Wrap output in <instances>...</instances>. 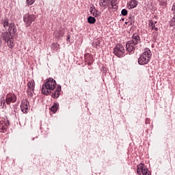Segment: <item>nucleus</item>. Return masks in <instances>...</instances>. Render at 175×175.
<instances>
[{"label":"nucleus","instance_id":"nucleus-1","mask_svg":"<svg viewBox=\"0 0 175 175\" xmlns=\"http://www.w3.org/2000/svg\"><path fill=\"white\" fill-rule=\"evenodd\" d=\"M55 87H57V82L53 78H49L46 80L44 85L42 87V94L44 95H50L51 92L55 90Z\"/></svg>","mask_w":175,"mask_h":175},{"label":"nucleus","instance_id":"nucleus-2","mask_svg":"<svg viewBox=\"0 0 175 175\" xmlns=\"http://www.w3.org/2000/svg\"><path fill=\"white\" fill-rule=\"evenodd\" d=\"M152 55L151 51L148 48L145 49L144 52L140 55L138 59L139 65H147L150 62Z\"/></svg>","mask_w":175,"mask_h":175},{"label":"nucleus","instance_id":"nucleus-3","mask_svg":"<svg viewBox=\"0 0 175 175\" xmlns=\"http://www.w3.org/2000/svg\"><path fill=\"white\" fill-rule=\"evenodd\" d=\"M1 24L3 25V28L5 29V31H8L12 33L17 32V29H16V25H14V23H9V19L6 18L2 19Z\"/></svg>","mask_w":175,"mask_h":175},{"label":"nucleus","instance_id":"nucleus-4","mask_svg":"<svg viewBox=\"0 0 175 175\" xmlns=\"http://www.w3.org/2000/svg\"><path fill=\"white\" fill-rule=\"evenodd\" d=\"M1 32V38L4 42H6V43L8 44V46L12 49L13 47V45H12V40L10 39H13V36L15 33H13L12 31H5V30H2Z\"/></svg>","mask_w":175,"mask_h":175},{"label":"nucleus","instance_id":"nucleus-5","mask_svg":"<svg viewBox=\"0 0 175 175\" xmlns=\"http://www.w3.org/2000/svg\"><path fill=\"white\" fill-rule=\"evenodd\" d=\"M117 5V0H100V6L102 8H113L116 9V6Z\"/></svg>","mask_w":175,"mask_h":175},{"label":"nucleus","instance_id":"nucleus-6","mask_svg":"<svg viewBox=\"0 0 175 175\" xmlns=\"http://www.w3.org/2000/svg\"><path fill=\"white\" fill-rule=\"evenodd\" d=\"M113 53L119 58H122V57L125 56V49H124L122 44H118L113 49Z\"/></svg>","mask_w":175,"mask_h":175},{"label":"nucleus","instance_id":"nucleus-7","mask_svg":"<svg viewBox=\"0 0 175 175\" xmlns=\"http://www.w3.org/2000/svg\"><path fill=\"white\" fill-rule=\"evenodd\" d=\"M36 20V16L31 14H26L23 16V21L26 27H30L31 24Z\"/></svg>","mask_w":175,"mask_h":175},{"label":"nucleus","instance_id":"nucleus-8","mask_svg":"<svg viewBox=\"0 0 175 175\" xmlns=\"http://www.w3.org/2000/svg\"><path fill=\"white\" fill-rule=\"evenodd\" d=\"M137 172L139 175H151L150 170L143 163H139L137 165Z\"/></svg>","mask_w":175,"mask_h":175},{"label":"nucleus","instance_id":"nucleus-9","mask_svg":"<svg viewBox=\"0 0 175 175\" xmlns=\"http://www.w3.org/2000/svg\"><path fill=\"white\" fill-rule=\"evenodd\" d=\"M9 128V120L3 118H0V132L1 133H5Z\"/></svg>","mask_w":175,"mask_h":175},{"label":"nucleus","instance_id":"nucleus-10","mask_svg":"<svg viewBox=\"0 0 175 175\" xmlns=\"http://www.w3.org/2000/svg\"><path fill=\"white\" fill-rule=\"evenodd\" d=\"M29 107V101L23 100L21 105V110L25 113H28V108Z\"/></svg>","mask_w":175,"mask_h":175},{"label":"nucleus","instance_id":"nucleus-11","mask_svg":"<svg viewBox=\"0 0 175 175\" xmlns=\"http://www.w3.org/2000/svg\"><path fill=\"white\" fill-rule=\"evenodd\" d=\"M136 49V44L131 41H128L126 44V49L128 53H133Z\"/></svg>","mask_w":175,"mask_h":175},{"label":"nucleus","instance_id":"nucleus-12","mask_svg":"<svg viewBox=\"0 0 175 175\" xmlns=\"http://www.w3.org/2000/svg\"><path fill=\"white\" fill-rule=\"evenodd\" d=\"M17 100V97L14 94L7 95L5 102L7 105H10V103H14Z\"/></svg>","mask_w":175,"mask_h":175},{"label":"nucleus","instance_id":"nucleus-13","mask_svg":"<svg viewBox=\"0 0 175 175\" xmlns=\"http://www.w3.org/2000/svg\"><path fill=\"white\" fill-rule=\"evenodd\" d=\"M130 41L135 45L139 44V43H141L142 42L140 40V36H139L137 33H134L132 36V40Z\"/></svg>","mask_w":175,"mask_h":175},{"label":"nucleus","instance_id":"nucleus-14","mask_svg":"<svg viewBox=\"0 0 175 175\" xmlns=\"http://www.w3.org/2000/svg\"><path fill=\"white\" fill-rule=\"evenodd\" d=\"M155 24H157V21H155L154 23V21H149V27L150 28V29L152 30H155L156 31L153 32L154 37L157 36L158 35V27H155Z\"/></svg>","mask_w":175,"mask_h":175},{"label":"nucleus","instance_id":"nucleus-15","mask_svg":"<svg viewBox=\"0 0 175 175\" xmlns=\"http://www.w3.org/2000/svg\"><path fill=\"white\" fill-rule=\"evenodd\" d=\"M59 95H61V85H58L54 92L52 94L51 96L54 99H57V98H59Z\"/></svg>","mask_w":175,"mask_h":175},{"label":"nucleus","instance_id":"nucleus-16","mask_svg":"<svg viewBox=\"0 0 175 175\" xmlns=\"http://www.w3.org/2000/svg\"><path fill=\"white\" fill-rule=\"evenodd\" d=\"M53 35L56 39H61V38L64 36V33L61 30H56L55 31Z\"/></svg>","mask_w":175,"mask_h":175},{"label":"nucleus","instance_id":"nucleus-17","mask_svg":"<svg viewBox=\"0 0 175 175\" xmlns=\"http://www.w3.org/2000/svg\"><path fill=\"white\" fill-rule=\"evenodd\" d=\"M90 12L91 14H92V16H94V17H99V12H98V10H96V9H95L94 8L91 7L90 8Z\"/></svg>","mask_w":175,"mask_h":175},{"label":"nucleus","instance_id":"nucleus-18","mask_svg":"<svg viewBox=\"0 0 175 175\" xmlns=\"http://www.w3.org/2000/svg\"><path fill=\"white\" fill-rule=\"evenodd\" d=\"M27 90H35V81L33 80L30 81L27 84Z\"/></svg>","mask_w":175,"mask_h":175},{"label":"nucleus","instance_id":"nucleus-19","mask_svg":"<svg viewBox=\"0 0 175 175\" xmlns=\"http://www.w3.org/2000/svg\"><path fill=\"white\" fill-rule=\"evenodd\" d=\"M129 6L131 9H135L136 6H137V1L136 0H131V2L129 3Z\"/></svg>","mask_w":175,"mask_h":175},{"label":"nucleus","instance_id":"nucleus-20","mask_svg":"<svg viewBox=\"0 0 175 175\" xmlns=\"http://www.w3.org/2000/svg\"><path fill=\"white\" fill-rule=\"evenodd\" d=\"M88 23L89 24H95V23H96V19L94 17L89 16L88 18Z\"/></svg>","mask_w":175,"mask_h":175},{"label":"nucleus","instance_id":"nucleus-21","mask_svg":"<svg viewBox=\"0 0 175 175\" xmlns=\"http://www.w3.org/2000/svg\"><path fill=\"white\" fill-rule=\"evenodd\" d=\"M92 46L94 48L98 49V47H99V46H100V41H99L98 40H96V41H94L92 42Z\"/></svg>","mask_w":175,"mask_h":175},{"label":"nucleus","instance_id":"nucleus-22","mask_svg":"<svg viewBox=\"0 0 175 175\" xmlns=\"http://www.w3.org/2000/svg\"><path fill=\"white\" fill-rule=\"evenodd\" d=\"M5 105H6V100H5V98H3V97L0 98L1 107H5Z\"/></svg>","mask_w":175,"mask_h":175},{"label":"nucleus","instance_id":"nucleus-23","mask_svg":"<svg viewBox=\"0 0 175 175\" xmlns=\"http://www.w3.org/2000/svg\"><path fill=\"white\" fill-rule=\"evenodd\" d=\"M57 110H58V105L57 103H55L51 108V111H53V113H57Z\"/></svg>","mask_w":175,"mask_h":175},{"label":"nucleus","instance_id":"nucleus-24","mask_svg":"<svg viewBox=\"0 0 175 175\" xmlns=\"http://www.w3.org/2000/svg\"><path fill=\"white\" fill-rule=\"evenodd\" d=\"M53 50H58L59 49V44L58 43H53L51 46Z\"/></svg>","mask_w":175,"mask_h":175},{"label":"nucleus","instance_id":"nucleus-25","mask_svg":"<svg viewBox=\"0 0 175 175\" xmlns=\"http://www.w3.org/2000/svg\"><path fill=\"white\" fill-rule=\"evenodd\" d=\"M27 95L29 96V98H32L33 96V90L32 89H27Z\"/></svg>","mask_w":175,"mask_h":175},{"label":"nucleus","instance_id":"nucleus-26","mask_svg":"<svg viewBox=\"0 0 175 175\" xmlns=\"http://www.w3.org/2000/svg\"><path fill=\"white\" fill-rule=\"evenodd\" d=\"M129 25H132L134 24L135 23V18H133V16H130L129 17Z\"/></svg>","mask_w":175,"mask_h":175},{"label":"nucleus","instance_id":"nucleus-27","mask_svg":"<svg viewBox=\"0 0 175 175\" xmlns=\"http://www.w3.org/2000/svg\"><path fill=\"white\" fill-rule=\"evenodd\" d=\"M27 1V3L29 5H33V3H35V0H26Z\"/></svg>","mask_w":175,"mask_h":175},{"label":"nucleus","instance_id":"nucleus-28","mask_svg":"<svg viewBox=\"0 0 175 175\" xmlns=\"http://www.w3.org/2000/svg\"><path fill=\"white\" fill-rule=\"evenodd\" d=\"M122 16H126L128 14V11L125 9L122 10L121 11Z\"/></svg>","mask_w":175,"mask_h":175},{"label":"nucleus","instance_id":"nucleus-29","mask_svg":"<svg viewBox=\"0 0 175 175\" xmlns=\"http://www.w3.org/2000/svg\"><path fill=\"white\" fill-rule=\"evenodd\" d=\"M171 27H175V20L174 18H172L171 20V23H170Z\"/></svg>","mask_w":175,"mask_h":175},{"label":"nucleus","instance_id":"nucleus-30","mask_svg":"<svg viewBox=\"0 0 175 175\" xmlns=\"http://www.w3.org/2000/svg\"><path fill=\"white\" fill-rule=\"evenodd\" d=\"M172 10L173 13L175 14V4H174V5H172Z\"/></svg>","mask_w":175,"mask_h":175},{"label":"nucleus","instance_id":"nucleus-31","mask_svg":"<svg viewBox=\"0 0 175 175\" xmlns=\"http://www.w3.org/2000/svg\"><path fill=\"white\" fill-rule=\"evenodd\" d=\"M92 64V60H91V62H88V65L91 66Z\"/></svg>","mask_w":175,"mask_h":175},{"label":"nucleus","instance_id":"nucleus-32","mask_svg":"<svg viewBox=\"0 0 175 175\" xmlns=\"http://www.w3.org/2000/svg\"><path fill=\"white\" fill-rule=\"evenodd\" d=\"M125 24H126V25H129V21H126Z\"/></svg>","mask_w":175,"mask_h":175},{"label":"nucleus","instance_id":"nucleus-33","mask_svg":"<svg viewBox=\"0 0 175 175\" xmlns=\"http://www.w3.org/2000/svg\"><path fill=\"white\" fill-rule=\"evenodd\" d=\"M70 39V36H67V40H69Z\"/></svg>","mask_w":175,"mask_h":175},{"label":"nucleus","instance_id":"nucleus-34","mask_svg":"<svg viewBox=\"0 0 175 175\" xmlns=\"http://www.w3.org/2000/svg\"><path fill=\"white\" fill-rule=\"evenodd\" d=\"M2 44V39H1V37H0V46Z\"/></svg>","mask_w":175,"mask_h":175},{"label":"nucleus","instance_id":"nucleus-35","mask_svg":"<svg viewBox=\"0 0 175 175\" xmlns=\"http://www.w3.org/2000/svg\"><path fill=\"white\" fill-rule=\"evenodd\" d=\"M85 61L86 62H88V59H87V57H85Z\"/></svg>","mask_w":175,"mask_h":175},{"label":"nucleus","instance_id":"nucleus-36","mask_svg":"<svg viewBox=\"0 0 175 175\" xmlns=\"http://www.w3.org/2000/svg\"><path fill=\"white\" fill-rule=\"evenodd\" d=\"M173 18H174V20H175V16H174V17H173Z\"/></svg>","mask_w":175,"mask_h":175},{"label":"nucleus","instance_id":"nucleus-37","mask_svg":"<svg viewBox=\"0 0 175 175\" xmlns=\"http://www.w3.org/2000/svg\"><path fill=\"white\" fill-rule=\"evenodd\" d=\"M32 140H35V138H33Z\"/></svg>","mask_w":175,"mask_h":175},{"label":"nucleus","instance_id":"nucleus-38","mask_svg":"<svg viewBox=\"0 0 175 175\" xmlns=\"http://www.w3.org/2000/svg\"><path fill=\"white\" fill-rule=\"evenodd\" d=\"M89 57H90V59H91V58H92L91 56H89Z\"/></svg>","mask_w":175,"mask_h":175}]
</instances>
